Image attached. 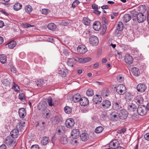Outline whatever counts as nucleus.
<instances>
[{
  "label": "nucleus",
  "instance_id": "31",
  "mask_svg": "<svg viewBox=\"0 0 149 149\" xmlns=\"http://www.w3.org/2000/svg\"><path fill=\"white\" fill-rule=\"evenodd\" d=\"M16 45V42L14 41H12L7 43L6 45H8L9 48L12 49L15 47Z\"/></svg>",
  "mask_w": 149,
  "mask_h": 149
},
{
  "label": "nucleus",
  "instance_id": "29",
  "mask_svg": "<svg viewBox=\"0 0 149 149\" xmlns=\"http://www.w3.org/2000/svg\"><path fill=\"white\" fill-rule=\"evenodd\" d=\"M78 61L81 63H86L90 61L91 58H77Z\"/></svg>",
  "mask_w": 149,
  "mask_h": 149
},
{
  "label": "nucleus",
  "instance_id": "22",
  "mask_svg": "<svg viewBox=\"0 0 149 149\" xmlns=\"http://www.w3.org/2000/svg\"><path fill=\"white\" fill-rule=\"evenodd\" d=\"M93 27L95 30L99 31L101 27L100 23L98 21L95 22L93 24Z\"/></svg>",
  "mask_w": 149,
  "mask_h": 149
},
{
  "label": "nucleus",
  "instance_id": "45",
  "mask_svg": "<svg viewBox=\"0 0 149 149\" xmlns=\"http://www.w3.org/2000/svg\"><path fill=\"white\" fill-rule=\"evenodd\" d=\"M35 82L36 84L38 87L42 86L44 83V81L41 79L37 80Z\"/></svg>",
  "mask_w": 149,
  "mask_h": 149
},
{
  "label": "nucleus",
  "instance_id": "26",
  "mask_svg": "<svg viewBox=\"0 0 149 149\" xmlns=\"http://www.w3.org/2000/svg\"><path fill=\"white\" fill-rule=\"evenodd\" d=\"M109 93V91L108 89L107 88H105L102 90L101 94L102 95L103 97H106L108 96Z\"/></svg>",
  "mask_w": 149,
  "mask_h": 149
},
{
  "label": "nucleus",
  "instance_id": "11",
  "mask_svg": "<svg viewBox=\"0 0 149 149\" xmlns=\"http://www.w3.org/2000/svg\"><path fill=\"white\" fill-rule=\"evenodd\" d=\"M125 63L128 64H132L133 61L132 57L129 54H127L125 56Z\"/></svg>",
  "mask_w": 149,
  "mask_h": 149
},
{
  "label": "nucleus",
  "instance_id": "55",
  "mask_svg": "<svg viewBox=\"0 0 149 149\" xmlns=\"http://www.w3.org/2000/svg\"><path fill=\"white\" fill-rule=\"evenodd\" d=\"M47 102L49 106H54V103L52 101V100L51 98L49 97L48 99Z\"/></svg>",
  "mask_w": 149,
  "mask_h": 149
},
{
  "label": "nucleus",
  "instance_id": "60",
  "mask_svg": "<svg viewBox=\"0 0 149 149\" xmlns=\"http://www.w3.org/2000/svg\"><path fill=\"white\" fill-rule=\"evenodd\" d=\"M39 147L38 145H33L32 146L31 149H39Z\"/></svg>",
  "mask_w": 149,
  "mask_h": 149
},
{
  "label": "nucleus",
  "instance_id": "36",
  "mask_svg": "<svg viewBox=\"0 0 149 149\" xmlns=\"http://www.w3.org/2000/svg\"><path fill=\"white\" fill-rule=\"evenodd\" d=\"M113 108L114 110H117L121 108V106L120 105V103L116 102H114L113 104Z\"/></svg>",
  "mask_w": 149,
  "mask_h": 149
},
{
  "label": "nucleus",
  "instance_id": "35",
  "mask_svg": "<svg viewBox=\"0 0 149 149\" xmlns=\"http://www.w3.org/2000/svg\"><path fill=\"white\" fill-rule=\"evenodd\" d=\"M65 128L64 126L62 125L59 126L58 128V133L59 134H61L65 132Z\"/></svg>",
  "mask_w": 149,
  "mask_h": 149
},
{
  "label": "nucleus",
  "instance_id": "7",
  "mask_svg": "<svg viewBox=\"0 0 149 149\" xmlns=\"http://www.w3.org/2000/svg\"><path fill=\"white\" fill-rule=\"evenodd\" d=\"M78 52L81 54H84L87 51L86 47L84 45H80L78 46L77 49Z\"/></svg>",
  "mask_w": 149,
  "mask_h": 149
},
{
  "label": "nucleus",
  "instance_id": "48",
  "mask_svg": "<svg viewBox=\"0 0 149 149\" xmlns=\"http://www.w3.org/2000/svg\"><path fill=\"white\" fill-rule=\"evenodd\" d=\"M72 108L68 106H66L64 108L65 112L67 114L70 113L72 111Z\"/></svg>",
  "mask_w": 149,
  "mask_h": 149
},
{
  "label": "nucleus",
  "instance_id": "40",
  "mask_svg": "<svg viewBox=\"0 0 149 149\" xmlns=\"http://www.w3.org/2000/svg\"><path fill=\"white\" fill-rule=\"evenodd\" d=\"M24 123H22L20 122L18 123L16 126V128L19 131V130L22 131L24 126Z\"/></svg>",
  "mask_w": 149,
  "mask_h": 149
},
{
  "label": "nucleus",
  "instance_id": "20",
  "mask_svg": "<svg viewBox=\"0 0 149 149\" xmlns=\"http://www.w3.org/2000/svg\"><path fill=\"white\" fill-rule=\"evenodd\" d=\"M19 116L22 118H24L26 115V110L24 108H20L19 110Z\"/></svg>",
  "mask_w": 149,
  "mask_h": 149
},
{
  "label": "nucleus",
  "instance_id": "24",
  "mask_svg": "<svg viewBox=\"0 0 149 149\" xmlns=\"http://www.w3.org/2000/svg\"><path fill=\"white\" fill-rule=\"evenodd\" d=\"M60 141L61 143L63 144H67L68 142V140L67 136H62L60 138Z\"/></svg>",
  "mask_w": 149,
  "mask_h": 149
},
{
  "label": "nucleus",
  "instance_id": "9",
  "mask_svg": "<svg viewBox=\"0 0 149 149\" xmlns=\"http://www.w3.org/2000/svg\"><path fill=\"white\" fill-rule=\"evenodd\" d=\"M128 115L127 112L126 110L122 109L120 110L119 113L120 118L122 120L125 119L127 118Z\"/></svg>",
  "mask_w": 149,
  "mask_h": 149
},
{
  "label": "nucleus",
  "instance_id": "59",
  "mask_svg": "<svg viewBox=\"0 0 149 149\" xmlns=\"http://www.w3.org/2000/svg\"><path fill=\"white\" fill-rule=\"evenodd\" d=\"M126 130L125 129H122L117 131V133L119 134H123L126 132Z\"/></svg>",
  "mask_w": 149,
  "mask_h": 149
},
{
  "label": "nucleus",
  "instance_id": "47",
  "mask_svg": "<svg viewBox=\"0 0 149 149\" xmlns=\"http://www.w3.org/2000/svg\"><path fill=\"white\" fill-rule=\"evenodd\" d=\"M86 95L88 96H92L94 95L93 91L91 88L88 89L86 92Z\"/></svg>",
  "mask_w": 149,
  "mask_h": 149
},
{
  "label": "nucleus",
  "instance_id": "13",
  "mask_svg": "<svg viewBox=\"0 0 149 149\" xmlns=\"http://www.w3.org/2000/svg\"><path fill=\"white\" fill-rule=\"evenodd\" d=\"M136 88L138 91L142 93L145 91L146 87L144 84H140L138 85Z\"/></svg>",
  "mask_w": 149,
  "mask_h": 149
},
{
  "label": "nucleus",
  "instance_id": "43",
  "mask_svg": "<svg viewBox=\"0 0 149 149\" xmlns=\"http://www.w3.org/2000/svg\"><path fill=\"white\" fill-rule=\"evenodd\" d=\"M47 27L49 29L53 31L56 29V26L54 23H51L48 25Z\"/></svg>",
  "mask_w": 149,
  "mask_h": 149
},
{
  "label": "nucleus",
  "instance_id": "61",
  "mask_svg": "<svg viewBox=\"0 0 149 149\" xmlns=\"http://www.w3.org/2000/svg\"><path fill=\"white\" fill-rule=\"evenodd\" d=\"M116 56V57L119 59L121 58L122 57L121 53V52H118Z\"/></svg>",
  "mask_w": 149,
  "mask_h": 149
},
{
  "label": "nucleus",
  "instance_id": "15",
  "mask_svg": "<svg viewBox=\"0 0 149 149\" xmlns=\"http://www.w3.org/2000/svg\"><path fill=\"white\" fill-rule=\"evenodd\" d=\"M102 107L104 109L109 108L111 105V102L108 100H106L103 101L101 104Z\"/></svg>",
  "mask_w": 149,
  "mask_h": 149
},
{
  "label": "nucleus",
  "instance_id": "54",
  "mask_svg": "<svg viewBox=\"0 0 149 149\" xmlns=\"http://www.w3.org/2000/svg\"><path fill=\"white\" fill-rule=\"evenodd\" d=\"M61 24L62 25L67 26L70 24V22L69 21H62L61 22Z\"/></svg>",
  "mask_w": 149,
  "mask_h": 149
},
{
  "label": "nucleus",
  "instance_id": "21",
  "mask_svg": "<svg viewBox=\"0 0 149 149\" xmlns=\"http://www.w3.org/2000/svg\"><path fill=\"white\" fill-rule=\"evenodd\" d=\"M111 120L116 121L118 119V114L116 112H113L111 115Z\"/></svg>",
  "mask_w": 149,
  "mask_h": 149
},
{
  "label": "nucleus",
  "instance_id": "28",
  "mask_svg": "<svg viewBox=\"0 0 149 149\" xmlns=\"http://www.w3.org/2000/svg\"><path fill=\"white\" fill-rule=\"evenodd\" d=\"M131 18V16L128 14H125L123 17V21L124 22H128Z\"/></svg>",
  "mask_w": 149,
  "mask_h": 149
},
{
  "label": "nucleus",
  "instance_id": "23",
  "mask_svg": "<svg viewBox=\"0 0 149 149\" xmlns=\"http://www.w3.org/2000/svg\"><path fill=\"white\" fill-rule=\"evenodd\" d=\"M133 74L135 76H138L140 74V72L139 69L136 67H133L132 69Z\"/></svg>",
  "mask_w": 149,
  "mask_h": 149
},
{
  "label": "nucleus",
  "instance_id": "12",
  "mask_svg": "<svg viewBox=\"0 0 149 149\" xmlns=\"http://www.w3.org/2000/svg\"><path fill=\"white\" fill-rule=\"evenodd\" d=\"M80 134V132L78 129H73L72 131L71 136L73 138H77L79 137Z\"/></svg>",
  "mask_w": 149,
  "mask_h": 149
},
{
  "label": "nucleus",
  "instance_id": "42",
  "mask_svg": "<svg viewBox=\"0 0 149 149\" xmlns=\"http://www.w3.org/2000/svg\"><path fill=\"white\" fill-rule=\"evenodd\" d=\"M7 61V58L6 56L4 54L0 55V61L2 63H5Z\"/></svg>",
  "mask_w": 149,
  "mask_h": 149
},
{
  "label": "nucleus",
  "instance_id": "34",
  "mask_svg": "<svg viewBox=\"0 0 149 149\" xmlns=\"http://www.w3.org/2000/svg\"><path fill=\"white\" fill-rule=\"evenodd\" d=\"M81 139L83 141H86L88 138V134L86 133H82L80 135Z\"/></svg>",
  "mask_w": 149,
  "mask_h": 149
},
{
  "label": "nucleus",
  "instance_id": "14",
  "mask_svg": "<svg viewBox=\"0 0 149 149\" xmlns=\"http://www.w3.org/2000/svg\"><path fill=\"white\" fill-rule=\"evenodd\" d=\"M102 97L100 95H96L93 97V101L95 104H99L102 101Z\"/></svg>",
  "mask_w": 149,
  "mask_h": 149
},
{
  "label": "nucleus",
  "instance_id": "6",
  "mask_svg": "<svg viewBox=\"0 0 149 149\" xmlns=\"http://www.w3.org/2000/svg\"><path fill=\"white\" fill-rule=\"evenodd\" d=\"M74 120L71 118L67 119L65 122L66 126L68 128L72 127L74 125Z\"/></svg>",
  "mask_w": 149,
  "mask_h": 149
},
{
  "label": "nucleus",
  "instance_id": "63",
  "mask_svg": "<svg viewBox=\"0 0 149 149\" xmlns=\"http://www.w3.org/2000/svg\"><path fill=\"white\" fill-rule=\"evenodd\" d=\"M101 8L103 9H107L109 8V6L107 5H104L101 7Z\"/></svg>",
  "mask_w": 149,
  "mask_h": 149
},
{
  "label": "nucleus",
  "instance_id": "56",
  "mask_svg": "<svg viewBox=\"0 0 149 149\" xmlns=\"http://www.w3.org/2000/svg\"><path fill=\"white\" fill-rule=\"evenodd\" d=\"M48 10L47 9H42V13L44 15H46L48 13Z\"/></svg>",
  "mask_w": 149,
  "mask_h": 149
},
{
  "label": "nucleus",
  "instance_id": "19",
  "mask_svg": "<svg viewBox=\"0 0 149 149\" xmlns=\"http://www.w3.org/2000/svg\"><path fill=\"white\" fill-rule=\"evenodd\" d=\"M52 122L54 124H58L62 120V118L61 116L57 115L52 119Z\"/></svg>",
  "mask_w": 149,
  "mask_h": 149
},
{
  "label": "nucleus",
  "instance_id": "1",
  "mask_svg": "<svg viewBox=\"0 0 149 149\" xmlns=\"http://www.w3.org/2000/svg\"><path fill=\"white\" fill-rule=\"evenodd\" d=\"M5 143L10 147L15 146L16 145V141L14 140V138L9 136H7L5 140Z\"/></svg>",
  "mask_w": 149,
  "mask_h": 149
},
{
  "label": "nucleus",
  "instance_id": "39",
  "mask_svg": "<svg viewBox=\"0 0 149 149\" xmlns=\"http://www.w3.org/2000/svg\"><path fill=\"white\" fill-rule=\"evenodd\" d=\"M22 7V5L19 3H16L14 6L13 8L15 10H18L21 9Z\"/></svg>",
  "mask_w": 149,
  "mask_h": 149
},
{
  "label": "nucleus",
  "instance_id": "50",
  "mask_svg": "<svg viewBox=\"0 0 149 149\" xmlns=\"http://www.w3.org/2000/svg\"><path fill=\"white\" fill-rule=\"evenodd\" d=\"M103 130V128L102 126H99L97 127L95 130V132L96 133L98 134L102 132Z\"/></svg>",
  "mask_w": 149,
  "mask_h": 149
},
{
  "label": "nucleus",
  "instance_id": "44",
  "mask_svg": "<svg viewBox=\"0 0 149 149\" xmlns=\"http://www.w3.org/2000/svg\"><path fill=\"white\" fill-rule=\"evenodd\" d=\"M32 10V7L29 5H27L25 7V11L28 14H30L31 13Z\"/></svg>",
  "mask_w": 149,
  "mask_h": 149
},
{
  "label": "nucleus",
  "instance_id": "5",
  "mask_svg": "<svg viewBox=\"0 0 149 149\" xmlns=\"http://www.w3.org/2000/svg\"><path fill=\"white\" fill-rule=\"evenodd\" d=\"M90 42L93 46L97 45L99 43V40L96 36H92L89 38Z\"/></svg>",
  "mask_w": 149,
  "mask_h": 149
},
{
  "label": "nucleus",
  "instance_id": "25",
  "mask_svg": "<svg viewBox=\"0 0 149 149\" xmlns=\"http://www.w3.org/2000/svg\"><path fill=\"white\" fill-rule=\"evenodd\" d=\"M1 82L3 85L6 87H10V82L9 79H3L2 80Z\"/></svg>",
  "mask_w": 149,
  "mask_h": 149
},
{
  "label": "nucleus",
  "instance_id": "10",
  "mask_svg": "<svg viewBox=\"0 0 149 149\" xmlns=\"http://www.w3.org/2000/svg\"><path fill=\"white\" fill-rule=\"evenodd\" d=\"M75 61H78L77 58H68L67 60V64L68 66L71 67H72L74 64V62Z\"/></svg>",
  "mask_w": 149,
  "mask_h": 149
},
{
  "label": "nucleus",
  "instance_id": "38",
  "mask_svg": "<svg viewBox=\"0 0 149 149\" xmlns=\"http://www.w3.org/2000/svg\"><path fill=\"white\" fill-rule=\"evenodd\" d=\"M83 22L86 25H89L91 22V20L87 17H84L83 19Z\"/></svg>",
  "mask_w": 149,
  "mask_h": 149
},
{
  "label": "nucleus",
  "instance_id": "4",
  "mask_svg": "<svg viewBox=\"0 0 149 149\" xmlns=\"http://www.w3.org/2000/svg\"><path fill=\"white\" fill-rule=\"evenodd\" d=\"M47 104L45 102H40L38 106V109L41 111H44V112H47Z\"/></svg>",
  "mask_w": 149,
  "mask_h": 149
},
{
  "label": "nucleus",
  "instance_id": "49",
  "mask_svg": "<svg viewBox=\"0 0 149 149\" xmlns=\"http://www.w3.org/2000/svg\"><path fill=\"white\" fill-rule=\"evenodd\" d=\"M116 79L117 81L119 82H122L124 80V77L122 74L118 75L116 76Z\"/></svg>",
  "mask_w": 149,
  "mask_h": 149
},
{
  "label": "nucleus",
  "instance_id": "32",
  "mask_svg": "<svg viewBox=\"0 0 149 149\" xmlns=\"http://www.w3.org/2000/svg\"><path fill=\"white\" fill-rule=\"evenodd\" d=\"M118 141L116 139L111 141L109 144V147L113 149H115V146L118 143Z\"/></svg>",
  "mask_w": 149,
  "mask_h": 149
},
{
  "label": "nucleus",
  "instance_id": "3",
  "mask_svg": "<svg viewBox=\"0 0 149 149\" xmlns=\"http://www.w3.org/2000/svg\"><path fill=\"white\" fill-rule=\"evenodd\" d=\"M147 109L146 107L143 105H140L137 108V112L139 115L143 116L145 115L147 112Z\"/></svg>",
  "mask_w": 149,
  "mask_h": 149
},
{
  "label": "nucleus",
  "instance_id": "64",
  "mask_svg": "<svg viewBox=\"0 0 149 149\" xmlns=\"http://www.w3.org/2000/svg\"><path fill=\"white\" fill-rule=\"evenodd\" d=\"M6 147L4 144H3L0 146V149H6Z\"/></svg>",
  "mask_w": 149,
  "mask_h": 149
},
{
  "label": "nucleus",
  "instance_id": "27",
  "mask_svg": "<svg viewBox=\"0 0 149 149\" xmlns=\"http://www.w3.org/2000/svg\"><path fill=\"white\" fill-rule=\"evenodd\" d=\"M81 95L79 94H75L73 97V100L75 102L80 101L81 100Z\"/></svg>",
  "mask_w": 149,
  "mask_h": 149
},
{
  "label": "nucleus",
  "instance_id": "37",
  "mask_svg": "<svg viewBox=\"0 0 149 149\" xmlns=\"http://www.w3.org/2000/svg\"><path fill=\"white\" fill-rule=\"evenodd\" d=\"M125 98L127 101L131 100L133 98V96L130 93H127L125 94Z\"/></svg>",
  "mask_w": 149,
  "mask_h": 149
},
{
  "label": "nucleus",
  "instance_id": "51",
  "mask_svg": "<svg viewBox=\"0 0 149 149\" xmlns=\"http://www.w3.org/2000/svg\"><path fill=\"white\" fill-rule=\"evenodd\" d=\"M80 2L77 0H75L72 5V7L73 8H75L77 5L80 3Z\"/></svg>",
  "mask_w": 149,
  "mask_h": 149
},
{
  "label": "nucleus",
  "instance_id": "58",
  "mask_svg": "<svg viewBox=\"0 0 149 149\" xmlns=\"http://www.w3.org/2000/svg\"><path fill=\"white\" fill-rule=\"evenodd\" d=\"M23 25L24 26V27L26 28H28L29 27L34 26L33 25H31L30 24L27 23L24 24Z\"/></svg>",
  "mask_w": 149,
  "mask_h": 149
},
{
  "label": "nucleus",
  "instance_id": "30",
  "mask_svg": "<svg viewBox=\"0 0 149 149\" xmlns=\"http://www.w3.org/2000/svg\"><path fill=\"white\" fill-rule=\"evenodd\" d=\"M67 70L66 68L63 70H60L58 71V74L62 77H65L66 76L67 74Z\"/></svg>",
  "mask_w": 149,
  "mask_h": 149
},
{
  "label": "nucleus",
  "instance_id": "53",
  "mask_svg": "<svg viewBox=\"0 0 149 149\" xmlns=\"http://www.w3.org/2000/svg\"><path fill=\"white\" fill-rule=\"evenodd\" d=\"M71 143L74 146H76L77 145L78 143V141L77 139L74 138L71 140Z\"/></svg>",
  "mask_w": 149,
  "mask_h": 149
},
{
  "label": "nucleus",
  "instance_id": "8",
  "mask_svg": "<svg viewBox=\"0 0 149 149\" xmlns=\"http://www.w3.org/2000/svg\"><path fill=\"white\" fill-rule=\"evenodd\" d=\"M137 20L139 23L143 22L146 19V17L142 13H138L136 16Z\"/></svg>",
  "mask_w": 149,
  "mask_h": 149
},
{
  "label": "nucleus",
  "instance_id": "52",
  "mask_svg": "<svg viewBox=\"0 0 149 149\" xmlns=\"http://www.w3.org/2000/svg\"><path fill=\"white\" fill-rule=\"evenodd\" d=\"M13 88L15 91L16 92H17L19 90V86H18L15 83H13Z\"/></svg>",
  "mask_w": 149,
  "mask_h": 149
},
{
  "label": "nucleus",
  "instance_id": "17",
  "mask_svg": "<svg viewBox=\"0 0 149 149\" xmlns=\"http://www.w3.org/2000/svg\"><path fill=\"white\" fill-rule=\"evenodd\" d=\"M134 100L137 104H139L143 103V99L141 95H138L135 97Z\"/></svg>",
  "mask_w": 149,
  "mask_h": 149
},
{
  "label": "nucleus",
  "instance_id": "41",
  "mask_svg": "<svg viewBox=\"0 0 149 149\" xmlns=\"http://www.w3.org/2000/svg\"><path fill=\"white\" fill-rule=\"evenodd\" d=\"M128 108L129 109L134 111V109H136V107L135 105L132 102L129 103L128 105Z\"/></svg>",
  "mask_w": 149,
  "mask_h": 149
},
{
  "label": "nucleus",
  "instance_id": "62",
  "mask_svg": "<svg viewBox=\"0 0 149 149\" xmlns=\"http://www.w3.org/2000/svg\"><path fill=\"white\" fill-rule=\"evenodd\" d=\"M144 137L146 140L149 141V133L145 134L144 135Z\"/></svg>",
  "mask_w": 149,
  "mask_h": 149
},
{
  "label": "nucleus",
  "instance_id": "16",
  "mask_svg": "<svg viewBox=\"0 0 149 149\" xmlns=\"http://www.w3.org/2000/svg\"><path fill=\"white\" fill-rule=\"evenodd\" d=\"M89 100L88 98L85 97H83L81 98V100L80 101V104L81 106H85L88 104L89 103Z\"/></svg>",
  "mask_w": 149,
  "mask_h": 149
},
{
  "label": "nucleus",
  "instance_id": "46",
  "mask_svg": "<svg viewBox=\"0 0 149 149\" xmlns=\"http://www.w3.org/2000/svg\"><path fill=\"white\" fill-rule=\"evenodd\" d=\"M123 26V24L122 22H119L118 23L117 29L118 31H121L122 30Z\"/></svg>",
  "mask_w": 149,
  "mask_h": 149
},
{
  "label": "nucleus",
  "instance_id": "57",
  "mask_svg": "<svg viewBox=\"0 0 149 149\" xmlns=\"http://www.w3.org/2000/svg\"><path fill=\"white\" fill-rule=\"evenodd\" d=\"M19 99L21 100H22L25 98V95L23 93H20L19 96Z\"/></svg>",
  "mask_w": 149,
  "mask_h": 149
},
{
  "label": "nucleus",
  "instance_id": "2",
  "mask_svg": "<svg viewBox=\"0 0 149 149\" xmlns=\"http://www.w3.org/2000/svg\"><path fill=\"white\" fill-rule=\"evenodd\" d=\"M116 91L119 94L123 95L126 92V88L124 85L120 84L116 87Z\"/></svg>",
  "mask_w": 149,
  "mask_h": 149
},
{
  "label": "nucleus",
  "instance_id": "18",
  "mask_svg": "<svg viewBox=\"0 0 149 149\" xmlns=\"http://www.w3.org/2000/svg\"><path fill=\"white\" fill-rule=\"evenodd\" d=\"M10 134L11 136L14 138H17L19 136V130L16 128L11 132Z\"/></svg>",
  "mask_w": 149,
  "mask_h": 149
},
{
  "label": "nucleus",
  "instance_id": "33",
  "mask_svg": "<svg viewBox=\"0 0 149 149\" xmlns=\"http://www.w3.org/2000/svg\"><path fill=\"white\" fill-rule=\"evenodd\" d=\"M49 141V139L48 137L44 136L42 139L41 143L42 145H45L48 143Z\"/></svg>",
  "mask_w": 149,
  "mask_h": 149
}]
</instances>
